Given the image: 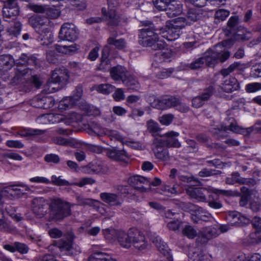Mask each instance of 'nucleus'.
Instances as JSON below:
<instances>
[{
	"label": "nucleus",
	"mask_w": 261,
	"mask_h": 261,
	"mask_svg": "<svg viewBox=\"0 0 261 261\" xmlns=\"http://www.w3.org/2000/svg\"><path fill=\"white\" fill-rule=\"evenodd\" d=\"M227 126H223L220 125V126H212L210 128V132L215 137L218 139H221L227 136Z\"/></svg>",
	"instance_id": "28"
},
{
	"label": "nucleus",
	"mask_w": 261,
	"mask_h": 261,
	"mask_svg": "<svg viewBox=\"0 0 261 261\" xmlns=\"http://www.w3.org/2000/svg\"><path fill=\"white\" fill-rule=\"evenodd\" d=\"M101 199L105 202L108 203L111 206H120L122 203V200H120L118 196L114 193H101L100 194Z\"/></svg>",
	"instance_id": "21"
},
{
	"label": "nucleus",
	"mask_w": 261,
	"mask_h": 261,
	"mask_svg": "<svg viewBox=\"0 0 261 261\" xmlns=\"http://www.w3.org/2000/svg\"><path fill=\"white\" fill-rule=\"evenodd\" d=\"M184 236L189 239H194L197 235V231L191 225H186L182 230Z\"/></svg>",
	"instance_id": "42"
},
{
	"label": "nucleus",
	"mask_w": 261,
	"mask_h": 261,
	"mask_svg": "<svg viewBox=\"0 0 261 261\" xmlns=\"http://www.w3.org/2000/svg\"><path fill=\"white\" fill-rule=\"evenodd\" d=\"M49 208L50 218L54 221H63L71 214L70 203L60 198L52 199L49 205Z\"/></svg>",
	"instance_id": "5"
},
{
	"label": "nucleus",
	"mask_w": 261,
	"mask_h": 261,
	"mask_svg": "<svg viewBox=\"0 0 261 261\" xmlns=\"http://www.w3.org/2000/svg\"><path fill=\"white\" fill-rule=\"evenodd\" d=\"M19 8L13 9L12 8H3V16L6 21H11L16 19L19 14Z\"/></svg>",
	"instance_id": "25"
},
{
	"label": "nucleus",
	"mask_w": 261,
	"mask_h": 261,
	"mask_svg": "<svg viewBox=\"0 0 261 261\" xmlns=\"http://www.w3.org/2000/svg\"><path fill=\"white\" fill-rule=\"evenodd\" d=\"M122 83L127 87L128 90L132 91H137L140 88V84L137 80L129 74H128L125 80H123Z\"/></svg>",
	"instance_id": "24"
},
{
	"label": "nucleus",
	"mask_w": 261,
	"mask_h": 261,
	"mask_svg": "<svg viewBox=\"0 0 261 261\" xmlns=\"http://www.w3.org/2000/svg\"><path fill=\"white\" fill-rule=\"evenodd\" d=\"M251 37V33L250 32H246V33H243L242 34L238 33H234L232 35H229V46L232 44L234 40L246 41L249 40Z\"/></svg>",
	"instance_id": "35"
},
{
	"label": "nucleus",
	"mask_w": 261,
	"mask_h": 261,
	"mask_svg": "<svg viewBox=\"0 0 261 261\" xmlns=\"http://www.w3.org/2000/svg\"><path fill=\"white\" fill-rule=\"evenodd\" d=\"M66 240L61 239L54 243V246L61 251H66L68 255H73L75 251L73 247L74 236L72 232H68L65 235Z\"/></svg>",
	"instance_id": "11"
},
{
	"label": "nucleus",
	"mask_w": 261,
	"mask_h": 261,
	"mask_svg": "<svg viewBox=\"0 0 261 261\" xmlns=\"http://www.w3.org/2000/svg\"><path fill=\"white\" fill-rule=\"evenodd\" d=\"M152 106L160 110H167L172 108L183 113L189 111V108L181 102L180 98L172 95H165L161 98H155L152 101Z\"/></svg>",
	"instance_id": "4"
},
{
	"label": "nucleus",
	"mask_w": 261,
	"mask_h": 261,
	"mask_svg": "<svg viewBox=\"0 0 261 261\" xmlns=\"http://www.w3.org/2000/svg\"><path fill=\"white\" fill-rule=\"evenodd\" d=\"M44 131L38 129L24 128L17 132V135L21 137H29L35 135H42Z\"/></svg>",
	"instance_id": "34"
},
{
	"label": "nucleus",
	"mask_w": 261,
	"mask_h": 261,
	"mask_svg": "<svg viewBox=\"0 0 261 261\" xmlns=\"http://www.w3.org/2000/svg\"><path fill=\"white\" fill-rule=\"evenodd\" d=\"M174 70L173 68L163 69L156 73V77L160 79L167 78L173 73Z\"/></svg>",
	"instance_id": "51"
},
{
	"label": "nucleus",
	"mask_w": 261,
	"mask_h": 261,
	"mask_svg": "<svg viewBox=\"0 0 261 261\" xmlns=\"http://www.w3.org/2000/svg\"><path fill=\"white\" fill-rule=\"evenodd\" d=\"M110 73L111 77L113 80L122 82L129 74L127 69L121 65H117L111 68Z\"/></svg>",
	"instance_id": "17"
},
{
	"label": "nucleus",
	"mask_w": 261,
	"mask_h": 261,
	"mask_svg": "<svg viewBox=\"0 0 261 261\" xmlns=\"http://www.w3.org/2000/svg\"><path fill=\"white\" fill-rule=\"evenodd\" d=\"M32 23H33L34 27L35 28L36 30L39 28L45 26L48 23V20L47 18L42 19L40 17H36L31 19Z\"/></svg>",
	"instance_id": "47"
},
{
	"label": "nucleus",
	"mask_w": 261,
	"mask_h": 261,
	"mask_svg": "<svg viewBox=\"0 0 261 261\" xmlns=\"http://www.w3.org/2000/svg\"><path fill=\"white\" fill-rule=\"evenodd\" d=\"M176 0L169 1L168 7L166 9V14L169 17H174L182 12V7L175 2Z\"/></svg>",
	"instance_id": "23"
},
{
	"label": "nucleus",
	"mask_w": 261,
	"mask_h": 261,
	"mask_svg": "<svg viewBox=\"0 0 261 261\" xmlns=\"http://www.w3.org/2000/svg\"><path fill=\"white\" fill-rule=\"evenodd\" d=\"M14 70L15 75L12 79L10 84L12 86L24 84L26 82L25 77L31 72L30 69L23 66H18L16 67Z\"/></svg>",
	"instance_id": "15"
},
{
	"label": "nucleus",
	"mask_w": 261,
	"mask_h": 261,
	"mask_svg": "<svg viewBox=\"0 0 261 261\" xmlns=\"http://www.w3.org/2000/svg\"><path fill=\"white\" fill-rule=\"evenodd\" d=\"M152 242L161 253L164 255H166L168 254V246L166 244L161 240L159 236H156L153 238Z\"/></svg>",
	"instance_id": "32"
},
{
	"label": "nucleus",
	"mask_w": 261,
	"mask_h": 261,
	"mask_svg": "<svg viewBox=\"0 0 261 261\" xmlns=\"http://www.w3.org/2000/svg\"><path fill=\"white\" fill-rule=\"evenodd\" d=\"M241 191L243 195L240 198V204L241 206H244L247 205L248 200L250 199L252 191L245 187H243L241 188Z\"/></svg>",
	"instance_id": "38"
},
{
	"label": "nucleus",
	"mask_w": 261,
	"mask_h": 261,
	"mask_svg": "<svg viewBox=\"0 0 261 261\" xmlns=\"http://www.w3.org/2000/svg\"><path fill=\"white\" fill-rule=\"evenodd\" d=\"M29 7L32 10L36 13H44L46 12V13L47 14V12H50L51 11L54 10L52 9L47 10L45 7L37 5H30Z\"/></svg>",
	"instance_id": "59"
},
{
	"label": "nucleus",
	"mask_w": 261,
	"mask_h": 261,
	"mask_svg": "<svg viewBox=\"0 0 261 261\" xmlns=\"http://www.w3.org/2000/svg\"><path fill=\"white\" fill-rule=\"evenodd\" d=\"M240 89V83L233 77H229V93L233 91H239Z\"/></svg>",
	"instance_id": "56"
},
{
	"label": "nucleus",
	"mask_w": 261,
	"mask_h": 261,
	"mask_svg": "<svg viewBox=\"0 0 261 261\" xmlns=\"http://www.w3.org/2000/svg\"><path fill=\"white\" fill-rule=\"evenodd\" d=\"M220 234L218 227L216 224L202 228L196 239V241L201 244H205L208 241L217 237Z\"/></svg>",
	"instance_id": "13"
},
{
	"label": "nucleus",
	"mask_w": 261,
	"mask_h": 261,
	"mask_svg": "<svg viewBox=\"0 0 261 261\" xmlns=\"http://www.w3.org/2000/svg\"><path fill=\"white\" fill-rule=\"evenodd\" d=\"M249 219L247 218L237 212H229V226H241L249 224Z\"/></svg>",
	"instance_id": "18"
},
{
	"label": "nucleus",
	"mask_w": 261,
	"mask_h": 261,
	"mask_svg": "<svg viewBox=\"0 0 261 261\" xmlns=\"http://www.w3.org/2000/svg\"><path fill=\"white\" fill-rule=\"evenodd\" d=\"M179 133L174 131H170L164 134L163 137L166 138L164 142L168 147L179 148L181 143L176 137L179 136Z\"/></svg>",
	"instance_id": "20"
},
{
	"label": "nucleus",
	"mask_w": 261,
	"mask_h": 261,
	"mask_svg": "<svg viewBox=\"0 0 261 261\" xmlns=\"http://www.w3.org/2000/svg\"><path fill=\"white\" fill-rule=\"evenodd\" d=\"M112 96L114 100L116 101H120L125 99V95L122 88L117 89Z\"/></svg>",
	"instance_id": "60"
},
{
	"label": "nucleus",
	"mask_w": 261,
	"mask_h": 261,
	"mask_svg": "<svg viewBox=\"0 0 261 261\" xmlns=\"http://www.w3.org/2000/svg\"><path fill=\"white\" fill-rule=\"evenodd\" d=\"M69 78V74L68 69L65 68H56L52 73L50 78L49 79L46 85L48 87L47 89H44L48 93H52L55 91V88H50L53 84H58L60 87H63L68 82Z\"/></svg>",
	"instance_id": "6"
},
{
	"label": "nucleus",
	"mask_w": 261,
	"mask_h": 261,
	"mask_svg": "<svg viewBox=\"0 0 261 261\" xmlns=\"http://www.w3.org/2000/svg\"><path fill=\"white\" fill-rule=\"evenodd\" d=\"M174 118V115L172 114H164L160 117L159 120L162 124L167 126L172 123Z\"/></svg>",
	"instance_id": "50"
},
{
	"label": "nucleus",
	"mask_w": 261,
	"mask_h": 261,
	"mask_svg": "<svg viewBox=\"0 0 261 261\" xmlns=\"http://www.w3.org/2000/svg\"><path fill=\"white\" fill-rule=\"evenodd\" d=\"M261 89V84L253 83L248 84L246 86L245 90L248 93L255 92Z\"/></svg>",
	"instance_id": "58"
},
{
	"label": "nucleus",
	"mask_w": 261,
	"mask_h": 261,
	"mask_svg": "<svg viewBox=\"0 0 261 261\" xmlns=\"http://www.w3.org/2000/svg\"><path fill=\"white\" fill-rule=\"evenodd\" d=\"M253 127L245 128L239 125L233 118H229V131L236 134H243L247 136L250 135L253 132Z\"/></svg>",
	"instance_id": "19"
},
{
	"label": "nucleus",
	"mask_w": 261,
	"mask_h": 261,
	"mask_svg": "<svg viewBox=\"0 0 261 261\" xmlns=\"http://www.w3.org/2000/svg\"><path fill=\"white\" fill-rule=\"evenodd\" d=\"M32 210L38 216L41 217L46 212L47 203L42 197H36L32 200Z\"/></svg>",
	"instance_id": "16"
},
{
	"label": "nucleus",
	"mask_w": 261,
	"mask_h": 261,
	"mask_svg": "<svg viewBox=\"0 0 261 261\" xmlns=\"http://www.w3.org/2000/svg\"><path fill=\"white\" fill-rule=\"evenodd\" d=\"M205 64L214 67L219 62L223 63L228 59V40L225 39L209 48L203 55Z\"/></svg>",
	"instance_id": "2"
},
{
	"label": "nucleus",
	"mask_w": 261,
	"mask_h": 261,
	"mask_svg": "<svg viewBox=\"0 0 261 261\" xmlns=\"http://www.w3.org/2000/svg\"><path fill=\"white\" fill-rule=\"evenodd\" d=\"M180 27L181 26L172 24L167 21L166 25L160 29L159 34L168 41H174L178 39L181 34V32L177 30V28Z\"/></svg>",
	"instance_id": "12"
},
{
	"label": "nucleus",
	"mask_w": 261,
	"mask_h": 261,
	"mask_svg": "<svg viewBox=\"0 0 261 261\" xmlns=\"http://www.w3.org/2000/svg\"><path fill=\"white\" fill-rule=\"evenodd\" d=\"M118 242L124 248L128 249L133 245L139 250L146 248V243L144 235L138 230L129 229L128 233L123 230H117L115 232Z\"/></svg>",
	"instance_id": "1"
},
{
	"label": "nucleus",
	"mask_w": 261,
	"mask_h": 261,
	"mask_svg": "<svg viewBox=\"0 0 261 261\" xmlns=\"http://www.w3.org/2000/svg\"><path fill=\"white\" fill-rule=\"evenodd\" d=\"M251 223L253 228L257 232H261V218L254 217L251 221Z\"/></svg>",
	"instance_id": "63"
},
{
	"label": "nucleus",
	"mask_w": 261,
	"mask_h": 261,
	"mask_svg": "<svg viewBox=\"0 0 261 261\" xmlns=\"http://www.w3.org/2000/svg\"><path fill=\"white\" fill-rule=\"evenodd\" d=\"M27 189L21 185H10L1 189V195L7 198L13 199L21 197L25 194Z\"/></svg>",
	"instance_id": "10"
},
{
	"label": "nucleus",
	"mask_w": 261,
	"mask_h": 261,
	"mask_svg": "<svg viewBox=\"0 0 261 261\" xmlns=\"http://www.w3.org/2000/svg\"><path fill=\"white\" fill-rule=\"evenodd\" d=\"M186 189L188 194L192 198L201 202L206 201V194H209V198L213 199H217L220 195H227L228 194L227 191L219 190L214 188H209L207 189L190 185Z\"/></svg>",
	"instance_id": "3"
},
{
	"label": "nucleus",
	"mask_w": 261,
	"mask_h": 261,
	"mask_svg": "<svg viewBox=\"0 0 261 261\" xmlns=\"http://www.w3.org/2000/svg\"><path fill=\"white\" fill-rule=\"evenodd\" d=\"M188 255L189 261H207V255L204 254L199 249L190 250Z\"/></svg>",
	"instance_id": "27"
},
{
	"label": "nucleus",
	"mask_w": 261,
	"mask_h": 261,
	"mask_svg": "<svg viewBox=\"0 0 261 261\" xmlns=\"http://www.w3.org/2000/svg\"><path fill=\"white\" fill-rule=\"evenodd\" d=\"M34 261H57L55 257L51 254H46L44 256H37L34 258Z\"/></svg>",
	"instance_id": "64"
},
{
	"label": "nucleus",
	"mask_w": 261,
	"mask_h": 261,
	"mask_svg": "<svg viewBox=\"0 0 261 261\" xmlns=\"http://www.w3.org/2000/svg\"><path fill=\"white\" fill-rule=\"evenodd\" d=\"M114 86L109 84H101L94 86V89L98 92L103 94H109L115 89Z\"/></svg>",
	"instance_id": "37"
},
{
	"label": "nucleus",
	"mask_w": 261,
	"mask_h": 261,
	"mask_svg": "<svg viewBox=\"0 0 261 261\" xmlns=\"http://www.w3.org/2000/svg\"><path fill=\"white\" fill-rule=\"evenodd\" d=\"M101 14L103 18L107 21L108 24L111 27L119 25L122 19V15L117 12L116 9L102 7Z\"/></svg>",
	"instance_id": "9"
},
{
	"label": "nucleus",
	"mask_w": 261,
	"mask_h": 261,
	"mask_svg": "<svg viewBox=\"0 0 261 261\" xmlns=\"http://www.w3.org/2000/svg\"><path fill=\"white\" fill-rule=\"evenodd\" d=\"M204 63V58L202 56L193 61L190 65V68L192 69H199L202 66Z\"/></svg>",
	"instance_id": "57"
},
{
	"label": "nucleus",
	"mask_w": 261,
	"mask_h": 261,
	"mask_svg": "<svg viewBox=\"0 0 261 261\" xmlns=\"http://www.w3.org/2000/svg\"><path fill=\"white\" fill-rule=\"evenodd\" d=\"M54 142L57 145L64 146L74 147L76 144V140L72 138H65L62 137H56L53 139Z\"/></svg>",
	"instance_id": "30"
},
{
	"label": "nucleus",
	"mask_w": 261,
	"mask_h": 261,
	"mask_svg": "<svg viewBox=\"0 0 261 261\" xmlns=\"http://www.w3.org/2000/svg\"><path fill=\"white\" fill-rule=\"evenodd\" d=\"M156 29H142L139 30V42L143 46H152L159 40V34Z\"/></svg>",
	"instance_id": "7"
},
{
	"label": "nucleus",
	"mask_w": 261,
	"mask_h": 261,
	"mask_svg": "<svg viewBox=\"0 0 261 261\" xmlns=\"http://www.w3.org/2000/svg\"><path fill=\"white\" fill-rule=\"evenodd\" d=\"M94 174H98L105 172L102 164L99 162H92L90 163Z\"/></svg>",
	"instance_id": "53"
},
{
	"label": "nucleus",
	"mask_w": 261,
	"mask_h": 261,
	"mask_svg": "<svg viewBox=\"0 0 261 261\" xmlns=\"http://www.w3.org/2000/svg\"><path fill=\"white\" fill-rule=\"evenodd\" d=\"M6 144L10 148L20 149L24 147V144L19 140H8L6 142Z\"/></svg>",
	"instance_id": "61"
},
{
	"label": "nucleus",
	"mask_w": 261,
	"mask_h": 261,
	"mask_svg": "<svg viewBox=\"0 0 261 261\" xmlns=\"http://www.w3.org/2000/svg\"><path fill=\"white\" fill-rule=\"evenodd\" d=\"M182 224L183 223L181 221L177 219L168 222L167 224V227L169 229L174 231H176L179 230V228L182 226Z\"/></svg>",
	"instance_id": "55"
},
{
	"label": "nucleus",
	"mask_w": 261,
	"mask_h": 261,
	"mask_svg": "<svg viewBox=\"0 0 261 261\" xmlns=\"http://www.w3.org/2000/svg\"><path fill=\"white\" fill-rule=\"evenodd\" d=\"M203 13L199 10L190 9L187 13V18L193 21H196L202 18Z\"/></svg>",
	"instance_id": "39"
},
{
	"label": "nucleus",
	"mask_w": 261,
	"mask_h": 261,
	"mask_svg": "<svg viewBox=\"0 0 261 261\" xmlns=\"http://www.w3.org/2000/svg\"><path fill=\"white\" fill-rule=\"evenodd\" d=\"M111 68L110 60L107 57H104L102 55L100 63L97 67L98 70L107 71H110Z\"/></svg>",
	"instance_id": "40"
},
{
	"label": "nucleus",
	"mask_w": 261,
	"mask_h": 261,
	"mask_svg": "<svg viewBox=\"0 0 261 261\" xmlns=\"http://www.w3.org/2000/svg\"><path fill=\"white\" fill-rule=\"evenodd\" d=\"M147 129L152 135L155 136L161 130L159 124L152 120H150L147 123Z\"/></svg>",
	"instance_id": "49"
},
{
	"label": "nucleus",
	"mask_w": 261,
	"mask_h": 261,
	"mask_svg": "<svg viewBox=\"0 0 261 261\" xmlns=\"http://www.w3.org/2000/svg\"><path fill=\"white\" fill-rule=\"evenodd\" d=\"M36 31L40 35L39 38L41 40L45 39L46 36L48 34H49V38H50L51 34H50V29L48 24L41 28H39L36 30Z\"/></svg>",
	"instance_id": "52"
},
{
	"label": "nucleus",
	"mask_w": 261,
	"mask_h": 261,
	"mask_svg": "<svg viewBox=\"0 0 261 261\" xmlns=\"http://www.w3.org/2000/svg\"><path fill=\"white\" fill-rule=\"evenodd\" d=\"M188 255L189 261H207V255L204 254L199 249L190 250Z\"/></svg>",
	"instance_id": "26"
},
{
	"label": "nucleus",
	"mask_w": 261,
	"mask_h": 261,
	"mask_svg": "<svg viewBox=\"0 0 261 261\" xmlns=\"http://www.w3.org/2000/svg\"><path fill=\"white\" fill-rule=\"evenodd\" d=\"M21 25H22L19 21H15L14 25L9 28L8 32L10 35L17 37L20 34Z\"/></svg>",
	"instance_id": "45"
},
{
	"label": "nucleus",
	"mask_w": 261,
	"mask_h": 261,
	"mask_svg": "<svg viewBox=\"0 0 261 261\" xmlns=\"http://www.w3.org/2000/svg\"><path fill=\"white\" fill-rule=\"evenodd\" d=\"M155 157L163 162H168L170 160V156L167 149L161 146H157L154 150Z\"/></svg>",
	"instance_id": "29"
},
{
	"label": "nucleus",
	"mask_w": 261,
	"mask_h": 261,
	"mask_svg": "<svg viewBox=\"0 0 261 261\" xmlns=\"http://www.w3.org/2000/svg\"><path fill=\"white\" fill-rule=\"evenodd\" d=\"M76 102V101L74 99V97L72 96L66 97L59 102L58 108L61 111H63L72 108Z\"/></svg>",
	"instance_id": "31"
},
{
	"label": "nucleus",
	"mask_w": 261,
	"mask_h": 261,
	"mask_svg": "<svg viewBox=\"0 0 261 261\" xmlns=\"http://www.w3.org/2000/svg\"><path fill=\"white\" fill-rule=\"evenodd\" d=\"M79 31L72 23H65L61 27L59 38L61 40L73 42L78 38Z\"/></svg>",
	"instance_id": "8"
},
{
	"label": "nucleus",
	"mask_w": 261,
	"mask_h": 261,
	"mask_svg": "<svg viewBox=\"0 0 261 261\" xmlns=\"http://www.w3.org/2000/svg\"><path fill=\"white\" fill-rule=\"evenodd\" d=\"M16 63L12 57L9 55H3L0 56V64L7 69H11Z\"/></svg>",
	"instance_id": "36"
},
{
	"label": "nucleus",
	"mask_w": 261,
	"mask_h": 261,
	"mask_svg": "<svg viewBox=\"0 0 261 261\" xmlns=\"http://www.w3.org/2000/svg\"><path fill=\"white\" fill-rule=\"evenodd\" d=\"M44 160L48 163L58 164L60 162V159L58 155L51 153L45 155Z\"/></svg>",
	"instance_id": "62"
},
{
	"label": "nucleus",
	"mask_w": 261,
	"mask_h": 261,
	"mask_svg": "<svg viewBox=\"0 0 261 261\" xmlns=\"http://www.w3.org/2000/svg\"><path fill=\"white\" fill-rule=\"evenodd\" d=\"M220 73L223 76L222 81V83H221L220 87L224 92H228V88L227 87V80L225 79V78L227 75H228V68H224L221 69L220 71Z\"/></svg>",
	"instance_id": "43"
},
{
	"label": "nucleus",
	"mask_w": 261,
	"mask_h": 261,
	"mask_svg": "<svg viewBox=\"0 0 261 261\" xmlns=\"http://www.w3.org/2000/svg\"><path fill=\"white\" fill-rule=\"evenodd\" d=\"M215 91V88L213 86H209L205 88L200 95L202 99L205 101L208 100L213 95Z\"/></svg>",
	"instance_id": "48"
},
{
	"label": "nucleus",
	"mask_w": 261,
	"mask_h": 261,
	"mask_svg": "<svg viewBox=\"0 0 261 261\" xmlns=\"http://www.w3.org/2000/svg\"><path fill=\"white\" fill-rule=\"evenodd\" d=\"M11 230L10 225L5 221L3 212L0 210V231L10 232Z\"/></svg>",
	"instance_id": "46"
},
{
	"label": "nucleus",
	"mask_w": 261,
	"mask_h": 261,
	"mask_svg": "<svg viewBox=\"0 0 261 261\" xmlns=\"http://www.w3.org/2000/svg\"><path fill=\"white\" fill-rule=\"evenodd\" d=\"M31 105L36 108L48 109L55 105V100L51 96L39 95L31 100Z\"/></svg>",
	"instance_id": "14"
},
{
	"label": "nucleus",
	"mask_w": 261,
	"mask_h": 261,
	"mask_svg": "<svg viewBox=\"0 0 261 261\" xmlns=\"http://www.w3.org/2000/svg\"><path fill=\"white\" fill-rule=\"evenodd\" d=\"M109 158L117 161L125 162L128 159V156L124 150H119L116 148L110 149L107 152Z\"/></svg>",
	"instance_id": "22"
},
{
	"label": "nucleus",
	"mask_w": 261,
	"mask_h": 261,
	"mask_svg": "<svg viewBox=\"0 0 261 261\" xmlns=\"http://www.w3.org/2000/svg\"><path fill=\"white\" fill-rule=\"evenodd\" d=\"M107 43L110 45L115 46L119 50L123 49L126 46V41L123 38L117 39L115 37H110L107 39Z\"/></svg>",
	"instance_id": "33"
},
{
	"label": "nucleus",
	"mask_w": 261,
	"mask_h": 261,
	"mask_svg": "<svg viewBox=\"0 0 261 261\" xmlns=\"http://www.w3.org/2000/svg\"><path fill=\"white\" fill-rule=\"evenodd\" d=\"M136 186L134 188L141 192H146L150 189V182L149 180H135Z\"/></svg>",
	"instance_id": "41"
},
{
	"label": "nucleus",
	"mask_w": 261,
	"mask_h": 261,
	"mask_svg": "<svg viewBox=\"0 0 261 261\" xmlns=\"http://www.w3.org/2000/svg\"><path fill=\"white\" fill-rule=\"evenodd\" d=\"M15 252L17 251L20 254H27L29 250V247L25 244L19 242H15Z\"/></svg>",
	"instance_id": "54"
},
{
	"label": "nucleus",
	"mask_w": 261,
	"mask_h": 261,
	"mask_svg": "<svg viewBox=\"0 0 261 261\" xmlns=\"http://www.w3.org/2000/svg\"><path fill=\"white\" fill-rule=\"evenodd\" d=\"M78 204L80 205H89L90 206H96V203H98V201L90 198H84L81 196L76 198Z\"/></svg>",
	"instance_id": "44"
}]
</instances>
